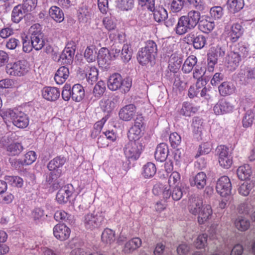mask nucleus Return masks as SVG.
<instances>
[{
  "label": "nucleus",
  "mask_w": 255,
  "mask_h": 255,
  "mask_svg": "<svg viewBox=\"0 0 255 255\" xmlns=\"http://www.w3.org/2000/svg\"><path fill=\"white\" fill-rule=\"evenodd\" d=\"M188 44H192L195 49H201L207 44V37L197 32H191L184 37Z\"/></svg>",
  "instance_id": "5"
},
{
  "label": "nucleus",
  "mask_w": 255,
  "mask_h": 255,
  "mask_svg": "<svg viewBox=\"0 0 255 255\" xmlns=\"http://www.w3.org/2000/svg\"><path fill=\"white\" fill-rule=\"evenodd\" d=\"M73 189L72 185L62 186L56 194V200L59 204H65L69 201L72 195Z\"/></svg>",
  "instance_id": "9"
},
{
  "label": "nucleus",
  "mask_w": 255,
  "mask_h": 255,
  "mask_svg": "<svg viewBox=\"0 0 255 255\" xmlns=\"http://www.w3.org/2000/svg\"><path fill=\"white\" fill-rule=\"evenodd\" d=\"M29 33L33 48L37 51L41 49L45 45V39L41 25L38 23L33 24L29 29Z\"/></svg>",
  "instance_id": "2"
},
{
  "label": "nucleus",
  "mask_w": 255,
  "mask_h": 255,
  "mask_svg": "<svg viewBox=\"0 0 255 255\" xmlns=\"http://www.w3.org/2000/svg\"><path fill=\"white\" fill-rule=\"evenodd\" d=\"M156 172V167L152 162H147L143 166L142 175L145 178H150L154 176Z\"/></svg>",
  "instance_id": "40"
},
{
  "label": "nucleus",
  "mask_w": 255,
  "mask_h": 255,
  "mask_svg": "<svg viewBox=\"0 0 255 255\" xmlns=\"http://www.w3.org/2000/svg\"><path fill=\"white\" fill-rule=\"evenodd\" d=\"M219 92L222 96H226L232 94L235 90L233 85L230 82H224L218 87Z\"/></svg>",
  "instance_id": "39"
},
{
  "label": "nucleus",
  "mask_w": 255,
  "mask_h": 255,
  "mask_svg": "<svg viewBox=\"0 0 255 255\" xmlns=\"http://www.w3.org/2000/svg\"><path fill=\"white\" fill-rule=\"evenodd\" d=\"M36 159V154L33 151H29L24 155L23 160L18 159L17 162L18 164L22 165H30L33 163Z\"/></svg>",
  "instance_id": "46"
},
{
  "label": "nucleus",
  "mask_w": 255,
  "mask_h": 255,
  "mask_svg": "<svg viewBox=\"0 0 255 255\" xmlns=\"http://www.w3.org/2000/svg\"><path fill=\"white\" fill-rule=\"evenodd\" d=\"M101 240L103 242L106 244L113 243L115 240V236L114 232L110 229H106L103 232L101 236Z\"/></svg>",
  "instance_id": "47"
},
{
  "label": "nucleus",
  "mask_w": 255,
  "mask_h": 255,
  "mask_svg": "<svg viewBox=\"0 0 255 255\" xmlns=\"http://www.w3.org/2000/svg\"><path fill=\"white\" fill-rule=\"evenodd\" d=\"M241 84L246 86L255 81V67H245L241 69L238 74Z\"/></svg>",
  "instance_id": "8"
},
{
  "label": "nucleus",
  "mask_w": 255,
  "mask_h": 255,
  "mask_svg": "<svg viewBox=\"0 0 255 255\" xmlns=\"http://www.w3.org/2000/svg\"><path fill=\"white\" fill-rule=\"evenodd\" d=\"M104 222L105 217L102 211L94 210L85 216L84 225L87 229L93 230L99 228Z\"/></svg>",
  "instance_id": "1"
},
{
  "label": "nucleus",
  "mask_w": 255,
  "mask_h": 255,
  "mask_svg": "<svg viewBox=\"0 0 255 255\" xmlns=\"http://www.w3.org/2000/svg\"><path fill=\"white\" fill-rule=\"evenodd\" d=\"M185 4L184 0H173L171 3L170 9L173 12H177L181 10Z\"/></svg>",
  "instance_id": "58"
},
{
  "label": "nucleus",
  "mask_w": 255,
  "mask_h": 255,
  "mask_svg": "<svg viewBox=\"0 0 255 255\" xmlns=\"http://www.w3.org/2000/svg\"><path fill=\"white\" fill-rule=\"evenodd\" d=\"M155 57V55L148 53L147 51L143 48H141L140 50L138 51L137 59L140 64L141 65H146L154 60Z\"/></svg>",
  "instance_id": "20"
},
{
  "label": "nucleus",
  "mask_w": 255,
  "mask_h": 255,
  "mask_svg": "<svg viewBox=\"0 0 255 255\" xmlns=\"http://www.w3.org/2000/svg\"><path fill=\"white\" fill-rule=\"evenodd\" d=\"M244 33V28L242 25L239 23H234L229 33V37L230 41L233 42H236Z\"/></svg>",
  "instance_id": "18"
},
{
  "label": "nucleus",
  "mask_w": 255,
  "mask_h": 255,
  "mask_svg": "<svg viewBox=\"0 0 255 255\" xmlns=\"http://www.w3.org/2000/svg\"><path fill=\"white\" fill-rule=\"evenodd\" d=\"M210 13L212 17L215 19H219L223 15V9L221 6H214L211 8Z\"/></svg>",
  "instance_id": "63"
},
{
  "label": "nucleus",
  "mask_w": 255,
  "mask_h": 255,
  "mask_svg": "<svg viewBox=\"0 0 255 255\" xmlns=\"http://www.w3.org/2000/svg\"><path fill=\"white\" fill-rule=\"evenodd\" d=\"M116 6L122 10L131 9L133 6V0H117Z\"/></svg>",
  "instance_id": "51"
},
{
  "label": "nucleus",
  "mask_w": 255,
  "mask_h": 255,
  "mask_svg": "<svg viewBox=\"0 0 255 255\" xmlns=\"http://www.w3.org/2000/svg\"><path fill=\"white\" fill-rule=\"evenodd\" d=\"M13 124L18 128H25L29 124V118L27 115L18 110L9 112Z\"/></svg>",
  "instance_id": "6"
},
{
  "label": "nucleus",
  "mask_w": 255,
  "mask_h": 255,
  "mask_svg": "<svg viewBox=\"0 0 255 255\" xmlns=\"http://www.w3.org/2000/svg\"><path fill=\"white\" fill-rule=\"evenodd\" d=\"M62 173V171H51L49 174L46 176V182L53 186L54 189H58L62 185L61 179H59Z\"/></svg>",
  "instance_id": "13"
},
{
  "label": "nucleus",
  "mask_w": 255,
  "mask_h": 255,
  "mask_svg": "<svg viewBox=\"0 0 255 255\" xmlns=\"http://www.w3.org/2000/svg\"><path fill=\"white\" fill-rule=\"evenodd\" d=\"M201 82H197L195 87L190 86L188 90V96L190 98H193L195 97H198L200 94V89L202 88Z\"/></svg>",
  "instance_id": "60"
},
{
  "label": "nucleus",
  "mask_w": 255,
  "mask_h": 255,
  "mask_svg": "<svg viewBox=\"0 0 255 255\" xmlns=\"http://www.w3.org/2000/svg\"><path fill=\"white\" fill-rule=\"evenodd\" d=\"M54 236L61 241L67 240L70 234V229L63 224H58L55 226L53 230Z\"/></svg>",
  "instance_id": "11"
},
{
  "label": "nucleus",
  "mask_w": 255,
  "mask_h": 255,
  "mask_svg": "<svg viewBox=\"0 0 255 255\" xmlns=\"http://www.w3.org/2000/svg\"><path fill=\"white\" fill-rule=\"evenodd\" d=\"M233 107L226 101H221L214 107L213 110L217 115L224 114L232 111Z\"/></svg>",
  "instance_id": "24"
},
{
  "label": "nucleus",
  "mask_w": 255,
  "mask_h": 255,
  "mask_svg": "<svg viewBox=\"0 0 255 255\" xmlns=\"http://www.w3.org/2000/svg\"><path fill=\"white\" fill-rule=\"evenodd\" d=\"M197 58L194 55H190L185 60L182 67V70L184 73L191 72L194 67L197 66Z\"/></svg>",
  "instance_id": "31"
},
{
  "label": "nucleus",
  "mask_w": 255,
  "mask_h": 255,
  "mask_svg": "<svg viewBox=\"0 0 255 255\" xmlns=\"http://www.w3.org/2000/svg\"><path fill=\"white\" fill-rule=\"evenodd\" d=\"M141 241L138 238H134L125 245L123 252L125 254H130L140 247Z\"/></svg>",
  "instance_id": "25"
},
{
  "label": "nucleus",
  "mask_w": 255,
  "mask_h": 255,
  "mask_svg": "<svg viewBox=\"0 0 255 255\" xmlns=\"http://www.w3.org/2000/svg\"><path fill=\"white\" fill-rule=\"evenodd\" d=\"M207 176L203 172L198 173L195 176L190 179V185L196 187L198 189H202L206 185Z\"/></svg>",
  "instance_id": "16"
},
{
  "label": "nucleus",
  "mask_w": 255,
  "mask_h": 255,
  "mask_svg": "<svg viewBox=\"0 0 255 255\" xmlns=\"http://www.w3.org/2000/svg\"><path fill=\"white\" fill-rule=\"evenodd\" d=\"M217 192L222 197H227L231 194L232 184L230 179L226 176L220 177L217 182Z\"/></svg>",
  "instance_id": "7"
},
{
  "label": "nucleus",
  "mask_w": 255,
  "mask_h": 255,
  "mask_svg": "<svg viewBox=\"0 0 255 255\" xmlns=\"http://www.w3.org/2000/svg\"><path fill=\"white\" fill-rule=\"evenodd\" d=\"M206 73V68L204 67L196 66L193 73L194 78L197 79V81L201 82L202 86H204L206 84V81L203 80V77Z\"/></svg>",
  "instance_id": "44"
},
{
  "label": "nucleus",
  "mask_w": 255,
  "mask_h": 255,
  "mask_svg": "<svg viewBox=\"0 0 255 255\" xmlns=\"http://www.w3.org/2000/svg\"><path fill=\"white\" fill-rule=\"evenodd\" d=\"M203 122L198 117H194L193 119L192 126L193 127V131L196 134L200 133L203 129Z\"/></svg>",
  "instance_id": "62"
},
{
  "label": "nucleus",
  "mask_w": 255,
  "mask_h": 255,
  "mask_svg": "<svg viewBox=\"0 0 255 255\" xmlns=\"http://www.w3.org/2000/svg\"><path fill=\"white\" fill-rule=\"evenodd\" d=\"M60 94L59 90L55 87H45L42 91L43 98L50 101H56L59 97Z\"/></svg>",
  "instance_id": "19"
},
{
  "label": "nucleus",
  "mask_w": 255,
  "mask_h": 255,
  "mask_svg": "<svg viewBox=\"0 0 255 255\" xmlns=\"http://www.w3.org/2000/svg\"><path fill=\"white\" fill-rule=\"evenodd\" d=\"M163 198L167 200L171 197L174 201L179 200L183 196V192L181 188L178 186L173 188H165L163 191Z\"/></svg>",
  "instance_id": "15"
},
{
  "label": "nucleus",
  "mask_w": 255,
  "mask_h": 255,
  "mask_svg": "<svg viewBox=\"0 0 255 255\" xmlns=\"http://www.w3.org/2000/svg\"><path fill=\"white\" fill-rule=\"evenodd\" d=\"M86 76L88 82L90 84L93 85L98 79V71L97 69L95 67H89Z\"/></svg>",
  "instance_id": "48"
},
{
  "label": "nucleus",
  "mask_w": 255,
  "mask_h": 255,
  "mask_svg": "<svg viewBox=\"0 0 255 255\" xmlns=\"http://www.w3.org/2000/svg\"><path fill=\"white\" fill-rule=\"evenodd\" d=\"M144 145L141 140H131L124 147V153L127 158L137 160L140 156Z\"/></svg>",
  "instance_id": "4"
},
{
  "label": "nucleus",
  "mask_w": 255,
  "mask_h": 255,
  "mask_svg": "<svg viewBox=\"0 0 255 255\" xmlns=\"http://www.w3.org/2000/svg\"><path fill=\"white\" fill-rule=\"evenodd\" d=\"M66 160L64 157L57 156L49 162L47 168L50 171H62L61 168L65 164Z\"/></svg>",
  "instance_id": "26"
},
{
  "label": "nucleus",
  "mask_w": 255,
  "mask_h": 255,
  "mask_svg": "<svg viewBox=\"0 0 255 255\" xmlns=\"http://www.w3.org/2000/svg\"><path fill=\"white\" fill-rule=\"evenodd\" d=\"M182 62V58L175 55H172L169 61L168 68L171 72L174 74L177 73L180 69Z\"/></svg>",
  "instance_id": "34"
},
{
  "label": "nucleus",
  "mask_w": 255,
  "mask_h": 255,
  "mask_svg": "<svg viewBox=\"0 0 255 255\" xmlns=\"http://www.w3.org/2000/svg\"><path fill=\"white\" fill-rule=\"evenodd\" d=\"M27 12L21 4L14 6L11 13L12 21L15 23H18Z\"/></svg>",
  "instance_id": "30"
},
{
  "label": "nucleus",
  "mask_w": 255,
  "mask_h": 255,
  "mask_svg": "<svg viewBox=\"0 0 255 255\" xmlns=\"http://www.w3.org/2000/svg\"><path fill=\"white\" fill-rule=\"evenodd\" d=\"M241 60L242 59L235 51H231L226 58L228 67H231L233 69L238 66Z\"/></svg>",
  "instance_id": "35"
},
{
  "label": "nucleus",
  "mask_w": 255,
  "mask_h": 255,
  "mask_svg": "<svg viewBox=\"0 0 255 255\" xmlns=\"http://www.w3.org/2000/svg\"><path fill=\"white\" fill-rule=\"evenodd\" d=\"M72 99L77 102L81 101L85 96V91L80 84L74 85L71 90Z\"/></svg>",
  "instance_id": "29"
},
{
  "label": "nucleus",
  "mask_w": 255,
  "mask_h": 255,
  "mask_svg": "<svg viewBox=\"0 0 255 255\" xmlns=\"http://www.w3.org/2000/svg\"><path fill=\"white\" fill-rule=\"evenodd\" d=\"M202 204L203 202L201 199L198 198H191L189 206L190 212L195 215L198 214L201 210L202 207H204Z\"/></svg>",
  "instance_id": "32"
},
{
  "label": "nucleus",
  "mask_w": 255,
  "mask_h": 255,
  "mask_svg": "<svg viewBox=\"0 0 255 255\" xmlns=\"http://www.w3.org/2000/svg\"><path fill=\"white\" fill-rule=\"evenodd\" d=\"M214 27V23L208 20H201L198 24L199 29L206 33H209L213 29Z\"/></svg>",
  "instance_id": "55"
},
{
  "label": "nucleus",
  "mask_w": 255,
  "mask_h": 255,
  "mask_svg": "<svg viewBox=\"0 0 255 255\" xmlns=\"http://www.w3.org/2000/svg\"><path fill=\"white\" fill-rule=\"evenodd\" d=\"M255 113L252 110H248L243 119V125L244 127H249L252 126L254 120Z\"/></svg>",
  "instance_id": "54"
},
{
  "label": "nucleus",
  "mask_w": 255,
  "mask_h": 255,
  "mask_svg": "<svg viewBox=\"0 0 255 255\" xmlns=\"http://www.w3.org/2000/svg\"><path fill=\"white\" fill-rule=\"evenodd\" d=\"M143 128H140V127L133 126L131 127L128 134V137L131 140H140L139 138L141 137L143 133L142 130Z\"/></svg>",
  "instance_id": "45"
},
{
  "label": "nucleus",
  "mask_w": 255,
  "mask_h": 255,
  "mask_svg": "<svg viewBox=\"0 0 255 255\" xmlns=\"http://www.w3.org/2000/svg\"><path fill=\"white\" fill-rule=\"evenodd\" d=\"M218 60L216 59V57L210 51L207 54V70L212 72L214 71L215 65L217 63Z\"/></svg>",
  "instance_id": "57"
},
{
  "label": "nucleus",
  "mask_w": 255,
  "mask_h": 255,
  "mask_svg": "<svg viewBox=\"0 0 255 255\" xmlns=\"http://www.w3.org/2000/svg\"><path fill=\"white\" fill-rule=\"evenodd\" d=\"M132 50L129 45L126 44L123 46L121 52V58L125 62H128L132 56Z\"/></svg>",
  "instance_id": "50"
},
{
  "label": "nucleus",
  "mask_w": 255,
  "mask_h": 255,
  "mask_svg": "<svg viewBox=\"0 0 255 255\" xmlns=\"http://www.w3.org/2000/svg\"><path fill=\"white\" fill-rule=\"evenodd\" d=\"M198 110V108L193 106L192 104L188 102H185L183 104L180 113L183 116L190 117L192 114L196 113Z\"/></svg>",
  "instance_id": "41"
},
{
  "label": "nucleus",
  "mask_w": 255,
  "mask_h": 255,
  "mask_svg": "<svg viewBox=\"0 0 255 255\" xmlns=\"http://www.w3.org/2000/svg\"><path fill=\"white\" fill-rule=\"evenodd\" d=\"M252 170L249 165L240 166L237 171V175L241 180L249 179L252 175Z\"/></svg>",
  "instance_id": "38"
},
{
  "label": "nucleus",
  "mask_w": 255,
  "mask_h": 255,
  "mask_svg": "<svg viewBox=\"0 0 255 255\" xmlns=\"http://www.w3.org/2000/svg\"><path fill=\"white\" fill-rule=\"evenodd\" d=\"M152 11L154 12V19L158 22L164 21L166 18H167V12L163 7H159L156 8H154V10Z\"/></svg>",
  "instance_id": "43"
},
{
  "label": "nucleus",
  "mask_w": 255,
  "mask_h": 255,
  "mask_svg": "<svg viewBox=\"0 0 255 255\" xmlns=\"http://www.w3.org/2000/svg\"><path fill=\"white\" fill-rule=\"evenodd\" d=\"M23 4L21 5L28 12L35 9L37 5V0H23Z\"/></svg>",
  "instance_id": "59"
},
{
  "label": "nucleus",
  "mask_w": 255,
  "mask_h": 255,
  "mask_svg": "<svg viewBox=\"0 0 255 255\" xmlns=\"http://www.w3.org/2000/svg\"><path fill=\"white\" fill-rule=\"evenodd\" d=\"M51 17L57 22H61L64 19V13L62 10L56 6H52L49 10Z\"/></svg>",
  "instance_id": "36"
},
{
  "label": "nucleus",
  "mask_w": 255,
  "mask_h": 255,
  "mask_svg": "<svg viewBox=\"0 0 255 255\" xmlns=\"http://www.w3.org/2000/svg\"><path fill=\"white\" fill-rule=\"evenodd\" d=\"M228 8L229 11L235 13L241 10L244 7V0H228Z\"/></svg>",
  "instance_id": "37"
},
{
  "label": "nucleus",
  "mask_w": 255,
  "mask_h": 255,
  "mask_svg": "<svg viewBox=\"0 0 255 255\" xmlns=\"http://www.w3.org/2000/svg\"><path fill=\"white\" fill-rule=\"evenodd\" d=\"M97 59L100 66L106 67L110 64L112 60V53L108 48H101L99 51Z\"/></svg>",
  "instance_id": "10"
},
{
  "label": "nucleus",
  "mask_w": 255,
  "mask_h": 255,
  "mask_svg": "<svg viewBox=\"0 0 255 255\" xmlns=\"http://www.w3.org/2000/svg\"><path fill=\"white\" fill-rule=\"evenodd\" d=\"M7 74L13 77H21L26 75L29 68L24 61L19 60L8 63L5 67Z\"/></svg>",
  "instance_id": "3"
},
{
  "label": "nucleus",
  "mask_w": 255,
  "mask_h": 255,
  "mask_svg": "<svg viewBox=\"0 0 255 255\" xmlns=\"http://www.w3.org/2000/svg\"><path fill=\"white\" fill-rule=\"evenodd\" d=\"M234 224L238 230L242 232L247 230L250 226L249 220L243 217H238L235 220Z\"/></svg>",
  "instance_id": "42"
},
{
  "label": "nucleus",
  "mask_w": 255,
  "mask_h": 255,
  "mask_svg": "<svg viewBox=\"0 0 255 255\" xmlns=\"http://www.w3.org/2000/svg\"><path fill=\"white\" fill-rule=\"evenodd\" d=\"M148 53L156 55L157 51V45L153 40H148L145 43V46L143 47Z\"/></svg>",
  "instance_id": "61"
},
{
  "label": "nucleus",
  "mask_w": 255,
  "mask_h": 255,
  "mask_svg": "<svg viewBox=\"0 0 255 255\" xmlns=\"http://www.w3.org/2000/svg\"><path fill=\"white\" fill-rule=\"evenodd\" d=\"M96 48L93 47H87L84 52V57L88 62L95 61L97 58Z\"/></svg>",
  "instance_id": "49"
},
{
  "label": "nucleus",
  "mask_w": 255,
  "mask_h": 255,
  "mask_svg": "<svg viewBox=\"0 0 255 255\" xmlns=\"http://www.w3.org/2000/svg\"><path fill=\"white\" fill-rule=\"evenodd\" d=\"M69 75V69L66 66L60 67L54 76V79L57 84H62L68 78Z\"/></svg>",
  "instance_id": "28"
},
{
  "label": "nucleus",
  "mask_w": 255,
  "mask_h": 255,
  "mask_svg": "<svg viewBox=\"0 0 255 255\" xmlns=\"http://www.w3.org/2000/svg\"><path fill=\"white\" fill-rule=\"evenodd\" d=\"M198 221L200 224H203L209 219L212 215V210L209 205L202 207L201 210L198 214Z\"/></svg>",
  "instance_id": "27"
},
{
  "label": "nucleus",
  "mask_w": 255,
  "mask_h": 255,
  "mask_svg": "<svg viewBox=\"0 0 255 255\" xmlns=\"http://www.w3.org/2000/svg\"><path fill=\"white\" fill-rule=\"evenodd\" d=\"M254 185L253 183L245 182L240 186L238 189L239 192L240 194L244 196H247L249 195Z\"/></svg>",
  "instance_id": "56"
},
{
  "label": "nucleus",
  "mask_w": 255,
  "mask_h": 255,
  "mask_svg": "<svg viewBox=\"0 0 255 255\" xmlns=\"http://www.w3.org/2000/svg\"><path fill=\"white\" fill-rule=\"evenodd\" d=\"M212 150L211 144L209 142L202 143L199 147L198 151L195 157L198 158L201 155L209 153Z\"/></svg>",
  "instance_id": "53"
},
{
  "label": "nucleus",
  "mask_w": 255,
  "mask_h": 255,
  "mask_svg": "<svg viewBox=\"0 0 255 255\" xmlns=\"http://www.w3.org/2000/svg\"><path fill=\"white\" fill-rule=\"evenodd\" d=\"M122 77L119 73L112 74L109 78L108 87L111 91H116L122 85Z\"/></svg>",
  "instance_id": "21"
},
{
  "label": "nucleus",
  "mask_w": 255,
  "mask_h": 255,
  "mask_svg": "<svg viewBox=\"0 0 255 255\" xmlns=\"http://www.w3.org/2000/svg\"><path fill=\"white\" fill-rule=\"evenodd\" d=\"M193 29L183 15L178 18L174 28L176 33L179 35H183Z\"/></svg>",
  "instance_id": "14"
},
{
  "label": "nucleus",
  "mask_w": 255,
  "mask_h": 255,
  "mask_svg": "<svg viewBox=\"0 0 255 255\" xmlns=\"http://www.w3.org/2000/svg\"><path fill=\"white\" fill-rule=\"evenodd\" d=\"M24 148L21 143L13 142L6 146V150L9 156L18 155L23 150Z\"/></svg>",
  "instance_id": "33"
},
{
  "label": "nucleus",
  "mask_w": 255,
  "mask_h": 255,
  "mask_svg": "<svg viewBox=\"0 0 255 255\" xmlns=\"http://www.w3.org/2000/svg\"><path fill=\"white\" fill-rule=\"evenodd\" d=\"M74 54L75 49L66 47L60 54L58 60H61L64 64H70L73 62Z\"/></svg>",
  "instance_id": "23"
},
{
  "label": "nucleus",
  "mask_w": 255,
  "mask_h": 255,
  "mask_svg": "<svg viewBox=\"0 0 255 255\" xmlns=\"http://www.w3.org/2000/svg\"><path fill=\"white\" fill-rule=\"evenodd\" d=\"M135 112L136 107L133 104L127 105L120 110L119 118L123 121H129L133 118Z\"/></svg>",
  "instance_id": "12"
},
{
  "label": "nucleus",
  "mask_w": 255,
  "mask_h": 255,
  "mask_svg": "<svg viewBox=\"0 0 255 255\" xmlns=\"http://www.w3.org/2000/svg\"><path fill=\"white\" fill-rule=\"evenodd\" d=\"M106 90L105 83L102 81H99L93 89V94L96 99H99L103 95Z\"/></svg>",
  "instance_id": "52"
},
{
  "label": "nucleus",
  "mask_w": 255,
  "mask_h": 255,
  "mask_svg": "<svg viewBox=\"0 0 255 255\" xmlns=\"http://www.w3.org/2000/svg\"><path fill=\"white\" fill-rule=\"evenodd\" d=\"M169 140L173 148L177 147L181 143V138L177 132H173L169 136Z\"/></svg>",
  "instance_id": "64"
},
{
  "label": "nucleus",
  "mask_w": 255,
  "mask_h": 255,
  "mask_svg": "<svg viewBox=\"0 0 255 255\" xmlns=\"http://www.w3.org/2000/svg\"><path fill=\"white\" fill-rule=\"evenodd\" d=\"M169 153L168 146L165 143H160L156 147L154 153L155 158L156 160L160 162L164 161L168 156Z\"/></svg>",
  "instance_id": "17"
},
{
  "label": "nucleus",
  "mask_w": 255,
  "mask_h": 255,
  "mask_svg": "<svg viewBox=\"0 0 255 255\" xmlns=\"http://www.w3.org/2000/svg\"><path fill=\"white\" fill-rule=\"evenodd\" d=\"M197 9V10H191L187 13V15H183L193 28L200 22L201 13Z\"/></svg>",
  "instance_id": "22"
}]
</instances>
